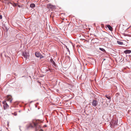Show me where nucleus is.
<instances>
[{"label":"nucleus","instance_id":"f257e3e1","mask_svg":"<svg viewBox=\"0 0 131 131\" xmlns=\"http://www.w3.org/2000/svg\"><path fill=\"white\" fill-rule=\"evenodd\" d=\"M41 122L39 120H37L35 122H33L32 124H30V126L32 127H35L36 130L39 131H43L41 129Z\"/></svg>","mask_w":131,"mask_h":131},{"label":"nucleus","instance_id":"f03ea898","mask_svg":"<svg viewBox=\"0 0 131 131\" xmlns=\"http://www.w3.org/2000/svg\"><path fill=\"white\" fill-rule=\"evenodd\" d=\"M47 7L52 10L55 9L56 6L50 4H49L47 5Z\"/></svg>","mask_w":131,"mask_h":131},{"label":"nucleus","instance_id":"7ed1b4c3","mask_svg":"<svg viewBox=\"0 0 131 131\" xmlns=\"http://www.w3.org/2000/svg\"><path fill=\"white\" fill-rule=\"evenodd\" d=\"M3 103L4 104L3 107L4 110L7 109L9 107V106L6 103V101H3Z\"/></svg>","mask_w":131,"mask_h":131},{"label":"nucleus","instance_id":"20e7f679","mask_svg":"<svg viewBox=\"0 0 131 131\" xmlns=\"http://www.w3.org/2000/svg\"><path fill=\"white\" fill-rule=\"evenodd\" d=\"M36 56L38 57L40 59L43 58V57L38 52H36L35 53Z\"/></svg>","mask_w":131,"mask_h":131},{"label":"nucleus","instance_id":"39448f33","mask_svg":"<svg viewBox=\"0 0 131 131\" xmlns=\"http://www.w3.org/2000/svg\"><path fill=\"white\" fill-rule=\"evenodd\" d=\"M23 56L26 59V60L29 56V53L25 52H23Z\"/></svg>","mask_w":131,"mask_h":131},{"label":"nucleus","instance_id":"423d86ee","mask_svg":"<svg viewBox=\"0 0 131 131\" xmlns=\"http://www.w3.org/2000/svg\"><path fill=\"white\" fill-rule=\"evenodd\" d=\"M12 96L10 95H8L6 98V100L7 101H9L10 103H11L12 102Z\"/></svg>","mask_w":131,"mask_h":131},{"label":"nucleus","instance_id":"0eeeda50","mask_svg":"<svg viewBox=\"0 0 131 131\" xmlns=\"http://www.w3.org/2000/svg\"><path fill=\"white\" fill-rule=\"evenodd\" d=\"M98 104V102L96 100L93 101L92 102V105L94 106H96Z\"/></svg>","mask_w":131,"mask_h":131},{"label":"nucleus","instance_id":"6e6552de","mask_svg":"<svg viewBox=\"0 0 131 131\" xmlns=\"http://www.w3.org/2000/svg\"><path fill=\"white\" fill-rule=\"evenodd\" d=\"M124 52L125 54H129L131 52V51L129 50H127L124 51Z\"/></svg>","mask_w":131,"mask_h":131},{"label":"nucleus","instance_id":"1a4fd4ad","mask_svg":"<svg viewBox=\"0 0 131 131\" xmlns=\"http://www.w3.org/2000/svg\"><path fill=\"white\" fill-rule=\"evenodd\" d=\"M111 31L113 30V28L109 25H107L106 26Z\"/></svg>","mask_w":131,"mask_h":131},{"label":"nucleus","instance_id":"9d476101","mask_svg":"<svg viewBox=\"0 0 131 131\" xmlns=\"http://www.w3.org/2000/svg\"><path fill=\"white\" fill-rule=\"evenodd\" d=\"M30 7L31 8H34L35 7V5L34 3L31 4L30 5Z\"/></svg>","mask_w":131,"mask_h":131},{"label":"nucleus","instance_id":"9b49d317","mask_svg":"<svg viewBox=\"0 0 131 131\" xmlns=\"http://www.w3.org/2000/svg\"><path fill=\"white\" fill-rule=\"evenodd\" d=\"M50 61L55 66H56V63L54 62V61H53V60L52 59H51L50 60Z\"/></svg>","mask_w":131,"mask_h":131},{"label":"nucleus","instance_id":"f8f14e48","mask_svg":"<svg viewBox=\"0 0 131 131\" xmlns=\"http://www.w3.org/2000/svg\"><path fill=\"white\" fill-rule=\"evenodd\" d=\"M117 42L118 44L120 45H122L123 44V43L121 42V41H117Z\"/></svg>","mask_w":131,"mask_h":131},{"label":"nucleus","instance_id":"ddd939ff","mask_svg":"<svg viewBox=\"0 0 131 131\" xmlns=\"http://www.w3.org/2000/svg\"><path fill=\"white\" fill-rule=\"evenodd\" d=\"M106 97L109 100V102H110L111 100V97L110 96H107L106 95Z\"/></svg>","mask_w":131,"mask_h":131},{"label":"nucleus","instance_id":"4468645a","mask_svg":"<svg viewBox=\"0 0 131 131\" xmlns=\"http://www.w3.org/2000/svg\"><path fill=\"white\" fill-rule=\"evenodd\" d=\"M99 49L100 50H101V51H103V52H104L105 51V50L104 49H103V48H99Z\"/></svg>","mask_w":131,"mask_h":131},{"label":"nucleus","instance_id":"2eb2a0df","mask_svg":"<svg viewBox=\"0 0 131 131\" xmlns=\"http://www.w3.org/2000/svg\"><path fill=\"white\" fill-rule=\"evenodd\" d=\"M104 39L106 40H109V39L107 37H105L104 38Z\"/></svg>","mask_w":131,"mask_h":131},{"label":"nucleus","instance_id":"dca6fc26","mask_svg":"<svg viewBox=\"0 0 131 131\" xmlns=\"http://www.w3.org/2000/svg\"><path fill=\"white\" fill-rule=\"evenodd\" d=\"M14 114V115L15 116H16L17 115V113H16V112H15V113H14V114Z\"/></svg>","mask_w":131,"mask_h":131},{"label":"nucleus","instance_id":"f3484780","mask_svg":"<svg viewBox=\"0 0 131 131\" xmlns=\"http://www.w3.org/2000/svg\"><path fill=\"white\" fill-rule=\"evenodd\" d=\"M18 6L19 7H22V5H18Z\"/></svg>","mask_w":131,"mask_h":131},{"label":"nucleus","instance_id":"a211bd4d","mask_svg":"<svg viewBox=\"0 0 131 131\" xmlns=\"http://www.w3.org/2000/svg\"><path fill=\"white\" fill-rule=\"evenodd\" d=\"M2 15H0V19H2Z\"/></svg>","mask_w":131,"mask_h":131},{"label":"nucleus","instance_id":"6ab92c4d","mask_svg":"<svg viewBox=\"0 0 131 131\" xmlns=\"http://www.w3.org/2000/svg\"><path fill=\"white\" fill-rule=\"evenodd\" d=\"M21 35L20 34H18L17 35V37H18V36H20V35Z\"/></svg>","mask_w":131,"mask_h":131},{"label":"nucleus","instance_id":"aec40b11","mask_svg":"<svg viewBox=\"0 0 131 131\" xmlns=\"http://www.w3.org/2000/svg\"><path fill=\"white\" fill-rule=\"evenodd\" d=\"M18 4H15V5L16 6L17 5H18Z\"/></svg>","mask_w":131,"mask_h":131}]
</instances>
